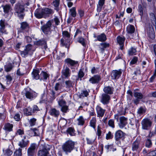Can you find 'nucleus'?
Returning a JSON list of instances; mask_svg holds the SVG:
<instances>
[{
    "instance_id": "obj_1",
    "label": "nucleus",
    "mask_w": 156,
    "mask_h": 156,
    "mask_svg": "<svg viewBox=\"0 0 156 156\" xmlns=\"http://www.w3.org/2000/svg\"><path fill=\"white\" fill-rule=\"evenodd\" d=\"M52 10L47 8L44 9H37L35 11L34 14L37 18L41 19L42 18H46L49 17V15L52 14Z\"/></svg>"
},
{
    "instance_id": "obj_2",
    "label": "nucleus",
    "mask_w": 156,
    "mask_h": 156,
    "mask_svg": "<svg viewBox=\"0 0 156 156\" xmlns=\"http://www.w3.org/2000/svg\"><path fill=\"white\" fill-rule=\"evenodd\" d=\"M75 143L72 140H69L62 145V148L66 154L70 153L74 148Z\"/></svg>"
},
{
    "instance_id": "obj_3",
    "label": "nucleus",
    "mask_w": 156,
    "mask_h": 156,
    "mask_svg": "<svg viewBox=\"0 0 156 156\" xmlns=\"http://www.w3.org/2000/svg\"><path fill=\"white\" fill-rule=\"evenodd\" d=\"M23 93L26 98L30 100H34L37 96V93L29 87L25 89Z\"/></svg>"
},
{
    "instance_id": "obj_4",
    "label": "nucleus",
    "mask_w": 156,
    "mask_h": 156,
    "mask_svg": "<svg viewBox=\"0 0 156 156\" xmlns=\"http://www.w3.org/2000/svg\"><path fill=\"white\" fill-rule=\"evenodd\" d=\"M24 8L22 5H16L15 7V12L14 14L20 18H22L23 17L24 14Z\"/></svg>"
},
{
    "instance_id": "obj_5",
    "label": "nucleus",
    "mask_w": 156,
    "mask_h": 156,
    "mask_svg": "<svg viewBox=\"0 0 156 156\" xmlns=\"http://www.w3.org/2000/svg\"><path fill=\"white\" fill-rule=\"evenodd\" d=\"M52 20H49L45 24L41 27V29L42 32L45 34L51 33Z\"/></svg>"
},
{
    "instance_id": "obj_6",
    "label": "nucleus",
    "mask_w": 156,
    "mask_h": 156,
    "mask_svg": "<svg viewBox=\"0 0 156 156\" xmlns=\"http://www.w3.org/2000/svg\"><path fill=\"white\" fill-rule=\"evenodd\" d=\"M142 128L144 130H149L152 125V122L148 118L143 119L141 122Z\"/></svg>"
},
{
    "instance_id": "obj_7",
    "label": "nucleus",
    "mask_w": 156,
    "mask_h": 156,
    "mask_svg": "<svg viewBox=\"0 0 156 156\" xmlns=\"http://www.w3.org/2000/svg\"><path fill=\"white\" fill-rule=\"evenodd\" d=\"M37 149V145L34 143L30 144L27 150L28 156H34Z\"/></svg>"
},
{
    "instance_id": "obj_8",
    "label": "nucleus",
    "mask_w": 156,
    "mask_h": 156,
    "mask_svg": "<svg viewBox=\"0 0 156 156\" xmlns=\"http://www.w3.org/2000/svg\"><path fill=\"white\" fill-rule=\"evenodd\" d=\"M100 102L104 105L108 104L111 99L110 96L106 94L103 93L100 96Z\"/></svg>"
},
{
    "instance_id": "obj_9",
    "label": "nucleus",
    "mask_w": 156,
    "mask_h": 156,
    "mask_svg": "<svg viewBox=\"0 0 156 156\" xmlns=\"http://www.w3.org/2000/svg\"><path fill=\"white\" fill-rule=\"evenodd\" d=\"M122 70L121 69L118 70H113L111 73V77L113 80H117L122 75Z\"/></svg>"
},
{
    "instance_id": "obj_10",
    "label": "nucleus",
    "mask_w": 156,
    "mask_h": 156,
    "mask_svg": "<svg viewBox=\"0 0 156 156\" xmlns=\"http://www.w3.org/2000/svg\"><path fill=\"white\" fill-rule=\"evenodd\" d=\"M32 46L30 44H28L25 47L24 50L22 51L21 54L22 57H25L26 55L32 52Z\"/></svg>"
},
{
    "instance_id": "obj_11",
    "label": "nucleus",
    "mask_w": 156,
    "mask_h": 156,
    "mask_svg": "<svg viewBox=\"0 0 156 156\" xmlns=\"http://www.w3.org/2000/svg\"><path fill=\"white\" fill-rule=\"evenodd\" d=\"M127 119L124 116H121L119 118L120 122L119 126L120 128H122L127 124Z\"/></svg>"
},
{
    "instance_id": "obj_12",
    "label": "nucleus",
    "mask_w": 156,
    "mask_h": 156,
    "mask_svg": "<svg viewBox=\"0 0 156 156\" xmlns=\"http://www.w3.org/2000/svg\"><path fill=\"white\" fill-rule=\"evenodd\" d=\"M124 136V133L123 132L120 130H119L116 131L115 133V138L116 141L117 142Z\"/></svg>"
},
{
    "instance_id": "obj_13",
    "label": "nucleus",
    "mask_w": 156,
    "mask_h": 156,
    "mask_svg": "<svg viewBox=\"0 0 156 156\" xmlns=\"http://www.w3.org/2000/svg\"><path fill=\"white\" fill-rule=\"evenodd\" d=\"M118 113L114 116V118L118 121L119 119V116L121 115H124L126 112L125 109L121 106L119 107V108L117 110Z\"/></svg>"
},
{
    "instance_id": "obj_14",
    "label": "nucleus",
    "mask_w": 156,
    "mask_h": 156,
    "mask_svg": "<svg viewBox=\"0 0 156 156\" xmlns=\"http://www.w3.org/2000/svg\"><path fill=\"white\" fill-rule=\"evenodd\" d=\"M101 79V77L100 76L95 75L90 78L89 81L92 84L97 83Z\"/></svg>"
},
{
    "instance_id": "obj_15",
    "label": "nucleus",
    "mask_w": 156,
    "mask_h": 156,
    "mask_svg": "<svg viewBox=\"0 0 156 156\" xmlns=\"http://www.w3.org/2000/svg\"><path fill=\"white\" fill-rule=\"evenodd\" d=\"M26 138V136H23V139L20 141L18 144V146L20 147V148H23L26 147L29 141L28 140L25 141L24 140Z\"/></svg>"
},
{
    "instance_id": "obj_16",
    "label": "nucleus",
    "mask_w": 156,
    "mask_h": 156,
    "mask_svg": "<svg viewBox=\"0 0 156 156\" xmlns=\"http://www.w3.org/2000/svg\"><path fill=\"white\" fill-rule=\"evenodd\" d=\"M96 110L97 114V116L98 117H102L104 114L105 110L103 109L99 106H97L96 107Z\"/></svg>"
},
{
    "instance_id": "obj_17",
    "label": "nucleus",
    "mask_w": 156,
    "mask_h": 156,
    "mask_svg": "<svg viewBox=\"0 0 156 156\" xmlns=\"http://www.w3.org/2000/svg\"><path fill=\"white\" fill-rule=\"evenodd\" d=\"M71 72L67 67L63 69L62 71V76L65 78H68L70 75Z\"/></svg>"
},
{
    "instance_id": "obj_18",
    "label": "nucleus",
    "mask_w": 156,
    "mask_h": 156,
    "mask_svg": "<svg viewBox=\"0 0 156 156\" xmlns=\"http://www.w3.org/2000/svg\"><path fill=\"white\" fill-rule=\"evenodd\" d=\"M114 90V88L112 87L106 86L103 89V91L105 94H113V91Z\"/></svg>"
},
{
    "instance_id": "obj_19",
    "label": "nucleus",
    "mask_w": 156,
    "mask_h": 156,
    "mask_svg": "<svg viewBox=\"0 0 156 156\" xmlns=\"http://www.w3.org/2000/svg\"><path fill=\"white\" fill-rule=\"evenodd\" d=\"M94 37L97 38V39L95 40V41H98L101 42H103L107 39L106 35L104 33L101 34L96 37L94 36Z\"/></svg>"
},
{
    "instance_id": "obj_20",
    "label": "nucleus",
    "mask_w": 156,
    "mask_h": 156,
    "mask_svg": "<svg viewBox=\"0 0 156 156\" xmlns=\"http://www.w3.org/2000/svg\"><path fill=\"white\" fill-rule=\"evenodd\" d=\"M118 43L120 45V49L122 50L124 44L125 38L124 37L118 36L117 37Z\"/></svg>"
},
{
    "instance_id": "obj_21",
    "label": "nucleus",
    "mask_w": 156,
    "mask_h": 156,
    "mask_svg": "<svg viewBox=\"0 0 156 156\" xmlns=\"http://www.w3.org/2000/svg\"><path fill=\"white\" fill-rule=\"evenodd\" d=\"M13 125L9 123H5L3 129L6 132H9L12 131Z\"/></svg>"
},
{
    "instance_id": "obj_22",
    "label": "nucleus",
    "mask_w": 156,
    "mask_h": 156,
    "mask_svg": "<svg viewBox=\"0 0 156 156\" xmlns=\"http://www.w3.org/2000/svg\"><path fill=\"white\" fill-rule=\"evenodd\" d=\"M49 154L48 151L45 148L39 150L37 154L38 156H48Z\"/></svg>"
},
{
    "instance_id": "obj_23",
    "label": "nucleus",
    "mask_w": 156,
    "mask_h": 156,
    "mask_svg": "<svg viewBox=\"0 0 156 156\" xmlns=\"http://www.w3.org/2000/svg\"><path fill=\"white\" fill-rule=\"evenodd\" d=\"M140 144V141L139 140H136L132 144V149L133 151H137Z\"/></svg>"
},
{
    "instance_id": "obj_24",
    "label": "nucleus",
    "mask_w": 156,
    "mask_h": 156,
    "mask_svg": "<svg viewBox=\"0 0 156 156\" xmlns=\"http://www.w3.org/2000/svg\"><path fill=\"white\" fill-rule=\"evenodd\" d=\"M39 71L38 69H34L32 73V76L33 79L36 80L39 79L40 76Z\"/></svg>"
},
{
    "instance_id": "obj_25",
    "label": "nucleus",
    "mask_w": 156,
    "mask_h": 156,
    "mask_svg": "<svg viewBox=\"0 0 156 156\" xmlns=\"http://www.w3.org/2000/svg\"><path fill=\"white\" fill-rule=\"evenodd\" d=\"M65 62L68 66L70 65L71 66H74L77 64L78 63L77 61L72 60L70 58L66 59Z\"/></svg>"
},
{
    "instance_id": "obj_26",
    "label": "nucleus",
    "mask_w": 156,
    "mask_h": 156,
    "mask_svg": "<svg viewBox=\"0 0 156 156\" xmlns=\"http://www.w3.org/2000/svg\"><path fill=\"white\" fill-rule=\"evenodd\" d=\"M136 48L134 47H131L128 51V54L130 56L136 55Z\"/></svg>"
},
{
    "instance_id": "obj_27",
    "label": "nucleus",
    "mask_w": 156,
    "mask_h": 156,
    "mask_svg": "<svg viewBox=\"0 0 156 156\" xmlns=\"http://www.w3.org/2000/svg\"><path fill=\"white\" fill-rule=\"evenodd\" d=\"M105 0H99L97 6V11L100 12L102 9V6L105 4Z\"/></svg>"
},
{
    "instance_id": "obj_28",
    "label": "nucleus",
    "mask_w": 156,
    "mask_h": 156,
    "mask_svg": "<svg viewBox=\"0 0 156 156\" xmlns=\"http://www.w3.org/2000/svg\"><path fill=\"white\" fill-rule=\"evenodd\" d=\"M49 75L46 72L44 71H42L40 74V79L41 80H43L44 81H46L48 78L49 77Z\"/></svg>"
},
{
    "instance_id": "obj_29",
    "label": "nucleus",
    "mask_w": 156,
    "mask_h": 156,
    "mask_svg": "<svg viewBox=\"0 0 156 156\" xmlns=\"http://www.w3.org/2000/svg\"><path fill=\"white\" fill-rule=\"evenodd\" d=\"M135 30V27L133 25L129 24L126 27V31L128 34H132L134 33Z\"/></svg>"
},
{
    "instance_id": "obj_30",
    "label": "nucleus",
    "mask_w": 156,
    "mask_h": 156,
    "mask_svg": "<svg viewBox=\"0 0 156 156\" xmlns=\"http://www.w3.org/2000/svg\"><path fill=\"white\" fill-rule=\"evenodd\" d=\"M50 113L51 115L55 117H57L59 115V112L58 110L55 108H52L50 111Z\"/></svg>"
},
{
    "instance_id": "obj_31",
    "label": "nucleus",
    "mask_w": 156,
    "mask_h": 156,
    "mask_svg": "<svg viewBox=\"0 0 156 156\" xmlns=\"http://www.w3.org/2000/svg\"><path fill=\"white\" fill-rule=\"evenodd\" d=\"M85 120L82 116H80L77 119L76 122L78 125H83L85 122Z\"/></svg>"
},
{
    "instance_id": "obj_32",
    "label": "nucleus",
    "mask_w": 156,
    "mask_h": 156,
    "mask_svg": "<svg viewBox=\"0 0 156 156\" xmlns=\"http://www.w3.org/2000/svg\"><path fill=\"white\" fill-rule=\"evenodd\" d=\"M62 98L63 96H61L57 99L58 104L61 107L66 105V102L62 99Z\"/></svg>"
},
{
    "instance_id": "obj_33",
    "label": "nucleus",
    "mask_w": 156,
    "mask_h": 156,
    "mask_svg": "<svg viewBox=\"0 0 156 156\" xmlns=\"http://www.w3.org/2000/svg\"><path fill=\"white\" fill-rule=\"evenodd\" d=\"M2 7H3L4 12L5 13H8L11 10V6L9 5H3Z\"/></svg>"
},
{
    "instance_id": "obj_34",
    "label": "nucleus",
    "mask_w": 156,
    "mask_h": 156,
    "mask_svg": "<svg viewBox=\"0 0 156 156\" xmlns=\"http://www.w3.org/2000/svg\"><path fill=\"white\" fill-rule=\"evenodd\" d=\"M96 119L95 117H92L90 121V126L94 129H95L96 127Z\"/></svg>"
},
{
    "instance_id": "obj_35",
    "label": "nucleus",
    "mask_w": 156,
    "mask_h": 156,
    "mask_svg": "<svg viewBox=\"0 0 156 156\" xmlns=\"http://www.w3.org/2000/svg\"><path fill=\"white\" fill-rule=\"evenodd\" d=\"M60 2V0H53L52 4L55 7V9L56 10H58V7Z\"/></svg>"
},
{
    "instance_id": "obj_36",
    "label": "nucleus",
    "mask_w": 156,
    "mask_h": 156,
    "mask_svg": "<svg viewBox=\"0 0 156 156\" xmlns=\"http://www.w3.org/2000/svg\"><path fill=\"white\" fill-rule=\"evenodd\" d=\"M21 30H27L29 28V25L27 23L23 22L21 23Z\"/></svg>"
},
{
    "instance_id": "obj_37",
    "label": "nucleus",
    "mask_w": 156,
    "mask_h": 156,
    "mask_svg": "<svg viewBox=\"0 0 156 156\" xmlns=\"http://www.w3.org/2000/svg\"><path fill=\"white\" fill-rule=\"evenodd\" d=\"M23 111L25 114L28 115H31L32 111V108L30 107H28L24 109Z\"/></svg>"
},
{
    "instance_id": "obj_38",
    "label": "nucleus",
    "mask_w": 156,
    "mask_h": 156,
    "mask_svg": "<svg viewBox=\"0 0 156 156\" xmlns=\"http://www.w3.org/2000/svg\"><path fill=\"white\" fill-rule=\"evenodd\" d=\"M67 133L71 136H75V131L74 129L72 127L69 128L66 130Z\"/></svg>"
},
{
    "instance_id": "obj_39",
    "label": "nucleus",
    "mask_w": 156,
    "mask_h": 156,
    "mask_svg": "<svg viewBox=\"0 0 156 156\" xmlns=\"http://www.w3.org/2000/svg\"><path fill=\"white\" fill-rule=\"evenodd\" d=\"M12 64L9 63L5 66V70L6 72H9L12 69Z\"/></svg>"
},
{
    "instance_id": "obj_40",
    "label": "nucleus",
    "mask_w": 156,
    "mask_h": 156,
    "mask_svg": "<svg viewBox=\"0 0 156 156\" xmlns=\"http://www.w3.org/2000/svg\"><path fill=\"white\" fill-rule=\"evenodd\" d=\"M101 128L99 126H98L97 127V130L96 132V135L98 136V139H99L101 138V135L102 133V131H101Z\"/></svg>"
},
{
    "instance_id": "obj_41",
    "label": "nucleus",
    "mask_w": 156,
    "mask_h": 156,
    "mask_svg": "<svg viewBox=\"0 0 156 156\" xmlns=\"http://www.w3.org/2000/svg\"><path fill=\"white\" fill-rule=\"evenodd\" d=\"M152 145V143L151 140L149 139H147L146 140L145 146L148 148H150L151 147Z\"/></svg>"
},
{
    "instance_id": "obj_42",
    "label": "nucleus",
    "mask_w": 156,
    "mask_h": 156,
    "mask_svg": "<svg viewBox=\"0 0 156 156\" xmlns=\"http://www.w3.org/2000/svg\"><path fill=\"white\" fill-rule=\"evenodd\" d=\"M143 7L142 5L140 4L138 6V11L139 12V15L141 17H142L143 15Z\"/></svg>"
},
{
    "instance_id": "obj_43",
    "label": "nucleus",
    "mask_w": 156,
    "mask_h": 156,
    "mask_svg": "<svg viewBox=\"0 0 156 156\" xmlns=\"http://www.w3.org/2000/svg\"><path fill=\"white\" fill-rule=\"evenodd\" d=\"M14 156H22V149L19 148L16 150L14 153Z\"/></svg>"
},
{
    "instance_id": "obj_44",
    "label": "nucleus",
    "mask_w": 156,
    "mask_h": 156,
    "mask_svg": "<svg viewBox=\"0 0 156 156\" xmlns=\"http://www.w3.org/2000/svg\"><path fill=\"white\" fill-rule=\"evenodd\" d=\"M62 34L64 37L66 38L67 41H69L70 38V34L69 32L67 31H64L62 32Z\"/></svg>"
},
{
    "instance_id": "obj_45",
    "label": "nucleus",
    "mask_w": 156,
    "mask_h": 156,
    "mask_svg": "<svg viewBox=\"0 0 156 156\" xmlns=\"http://www.w3.org/2000/svg\"><path fill=\"white\" fill-rule=\"evenodd\" d=\"M31 131L32 133H34V136H39L40 134L39 130L37 128H35L31 129Z\"/></svg>"
},
{
    "instance_id": "obj_46",
    "label": "nucleus",
    "mask_w": 156,
    "mask_h": 156,
    "mask_svg": "<svg viewBox=\"0 0 156 156\" xmlns=\"http://www.w3.org/2000/svg\"><path fill=\"white\" fill-rule=\"evenodd\" d=\"M134 96L137 99H141L143 98V95L140 93L136 92L134 94Z\"/></svg>"
},
{
    "instance_id": "obj_47",
    "label": "nucleus",
    "mask_w": 156,
    "mask_h": 156,
    "mask_svg": "<svg viewBox=\"0 0 156 156\" xmlns=\"http://www.w3.org/2000/svg\"><path fill=\"white\" fill-rule=\"evenodd\" d=\"M138 60V58L136 56H134L130 62V65L136 64Z\"/></svg>"
},
{
    "instance_id": "obj_48",
    "label": "nucleus",
    "mask_w": 156,
    "mask_h": 156,
    "mask_svg": "<svg viewBox=\"0 0 156 156\" xmlns=\"http://www.w3.org/2000/svg\"><path fill=\"white\" fill-rule=\"evenodd\" d=\"M4 154L6 156L11 155L12 153V152L9 149H7L4 151Z\"/></svg>"
},
{
    "instance_id": "obj_49",
    "label": "nucleus",
    "mask_w": 156,
    "mask_h": 156,
    "mask_svg": "<svg viewBox=\"0 0 156 156\" xmlns=\"http://www.w3.org/2000/svg\"><path fill=\"white\" fill-rule=\"evenodd\" d=\"M78 41L83 46H85L86 45L85 39L84 38L81 37H79Z\"/></svg>"
},
{
    "instance_id": "obj_50",
    "label": "nucleus",
    "mask_w": 156,
    "mask_h": 156,
    "mask_svg": "<svg viewBox=\"0 0 156 156\" xmlns=\"http://www.w3.org/2000/svg\"><path fill=\"white\" fill-rule=\"evenodd\" d=\"M36 119L34 118H32L29 120V123L30 126H32L35 125Z\"/></svg>"
},
{
    "instance_id": "obj_51",
    "label": "nucleus",
    "mask_w": 156,
    "mask_h": 156,
    "mask_svg": "<svg viewBox=\"0 0 156 156\" xmlns=\"http://www.w3.org/2000/svg\"><path fill=\"white\" fill-rule=\"evenodd\" d=\"M65 83L66 88H69L73 86V82L71 80L66 81Z\"/></svg>"
},
{
    "instance_id": "obj_52",
    "label": "nucleus",
    "mask_w": 156,
    "mask_h": 156,
    "mask_svg": "<svg viewBox=\"0 0 156 156\" xmlns=\"http://www.w3.org/2000/svg\"><path fill=\"white\" fill-rule=\"evenodd\" d=\"M70 14L73 17H75L76 15V12L75 8H73L70 10Z\"/></svg>"
},
{
    "instance_id": "obj_53",
    "label": "nucleus",
    "mask_w": 156,
    "mask_h": 156,
    "mask_svg": "<svg viewBox=\"0 0 156 156\" xmlns=\"http://www.w3.org/2000/svg\"><path fill=\"white\" fill-rule=\"evenodd\" d=\"M108 125L109 126L112 128H115L114 121L112 119H110L108 121Z\"/></svg>"
},
{
    "instance_id": "obj_54",
    "label": "nucleus",
    "mask_w": 156,
    "mask_h": 156,
    "mask_svg": "<svg viewBox=\"0 0 156 156\" xmlns=\"http://www.w3.org/2000/svg\"><path fill=\"white\" fill-rule=\"evenodd\" d=\"M46 41L43 40H39L37 41L36 44L37 45H45L46 44Z\"/></svg>"
},
{
    "instance_id": "obj_55",
    "label": "nucleus",
    "mask_w": 156,
    "mask_h": 156,
    "mask_svg": "<svg viewBox=\"0 0 156 156\" xmlns=\"http://www.w3.org/2000/svg\"><path fill=\"white\" fill-rule=\"evenodd\" d=\"M5 78L7 83H10L12 80V78L11 76L9 75H8L5 76Z\"/></svg>"
},
{
    "instance_id": "obj_56",
    "label": "nucleus",
    "mask_w": 156,
    "mask_h": 156,
    "mask_svg": "<svg viewBox=\"0 0 156 156\" xmlns=\"http://www.w3.org/2000/svg\"><path fill=\"white\" fill-rule=\"evenodd\" d=\"M87 90H84L82 91L80 96L83 97H87L89 95V92Z\"/></svg>"
},
{
    "instance_id": "obj_57",
    "label": "nucleus",
    "mask_w": 156,
    "mask_h": 156,
    "mask_svg": "<svg viewBox=\"0 0 156 156\" xmlns=\"http://www.w3.org/2000/svg\"><path fill=\"white\" fill-rule=\"evenodd\" d=\"M145 109L142 107H140L138 109L137 113L139 114H142L145 113Z\"/></svg>"
},
{
    "instance_id": "obj_58",
    "label": "nucleus",
    "mask_w": 156,
    "mask_h": 156,
    "mask_svg": "<svg viewBox=\"0 0 156 156\" xmlns=\"http://www.w3.org/2000/svg\"><path fill=\"white\" fill-rule=\"evenodd\" d=\"M78 75V78L80 79V80H81L82 78L84 76V73L81 70H80L79 72Z\"/></svg>"
},
{
    "instance_id": "obj_59",
    "label": "nucleus",
    "mask_w": 156,
    "mask_h": 156,
    "mask_svg": "<svg viewBox=\"0 0 156 156\" xmlns=\"http://www.w3.org/2000/svg\"><path fill=\"white\" fill-rule=\"evenodd\" d=\"M113 137V135L112 134L111 132L109 131L107 133L106 136V139L107 140L112 139Z\"/></svg>"
},
{
    "instance_id": "obj_60",
    "label": "nucleus",
    "mask_w": 156,
    "mask_h": 156,
    "mask_svg": "<svg viewBox=\"0 0 156 156\" xmlns=\"http://www.w3.org/2000/svg\"><path fill=\"white\" fill-rule=\"evenodd\" d=\"M68 110V107L65 105L61 107V111L64 112H66Z\"/></svg>"
},
{
    "instance_id": "obj_61",
    "label": "nucleus",
    "mask_w": 156,
    "mask_h": 156,
    "mask_svg": "<svg viewBox=\"0 0 156 156\" xmlns=\"http://www.w3.org/2000/svg\"><path fill=\"white\" fill-rule=\"evenodd\" d=\"M99 46H101L105 48L108 47L109 46V44L108 43H100Z\"/></svg>"
},
{
    "instance_id": "obj_62",
    "label": "nucleus",
    "mask_w": 156,
    "mask_h": 156,
    "mask_svg": "<svg viewBox=\"0 0 156 156\" xmlns=\"http://www.w3.org/2000/svg\"><path fill=\"white\" fill-rule=\"evenodd\" d=\"M61 85L59 83H57L55 86V90L57 91L61 88Z\"/></svg>"
},
{
    "instance_id": "obj_63",
    "label": "nucleus",
    "mask_w": 156,
    "mask_h": 156,
    "mask_svg": "<svg viewBox=\"0 0 156 156\" xmlns=\"http://www.w3.org/2000/svg\"><path fill=\"white\" fill-rule=\"evenodd\" d=\"M147 155L148 156H156V149L155 150L153 151L148 153Z\"/></svg>"
},
{
    "instance_id": "obj_64",
    "label": "nucleus",
    "mask_w": 156,
    "mask_h": 156,
    "mask_svg": "<svg viewBox=\"0 0 156 156\" xmlns=\"http://www.w3.org/2000/svg\"><path fill=\"white\" fill-rule=\"evenodd\" d=\"M14 118L16 121H20V114L18 113L16 114L14 116Z\"/></svg>"
}]
</instances>
